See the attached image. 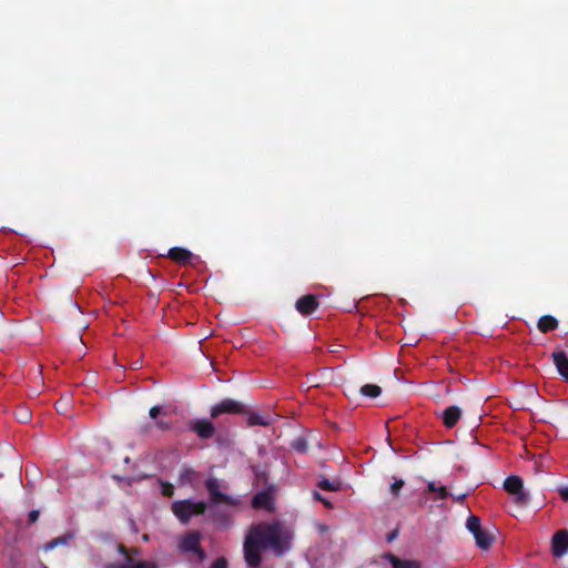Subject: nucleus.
I'll list each match as a JSON object with an SVG mask.
<instances>
[{
    "instance_id": "f257e3e1",
    "label": "nucleus",
    "mask_w": 568,
    "mask_h": 568,
    "mask_svg": "<svg viewBox=\"0 0 568 568\" xmlns=\"http://www.w3.org/2000/svg\"><path fill=\"white\" fill-rule=\"evenodd\" d=\"M292 539V531L278 520L254 524L243 542L244 560L251 568H258L263 550L270 549L274 556L282 557L291 549Z\"/></svg>"
},
{
    "instance_id": "f03ea898",
    "label": "nucleus",
    "mask_w": 568,
    "mask_h": 568,
    "mask_svg": "<svg viewBox=\"0 0 568 568\" xmlns=\"http://www.w3.org/2000/svg\"><path fill=\"white\" fill-rule=\"evenodd\" d=\"M209 505L205 501H193L192 499L176 500L171 505L173 515L183 525L189 524L193 516L204 515Z\"/></svg>"
},
{
    "instance_id": "7ed1b4c3",
    "label": "nucleus",
    "mask_w": 568,
    "mask_h": 568,
    "mask_svg": "<svg viewBox=\"0 0 568 568\" xmlns=\"http://www.w3.org/2000/svg\"><path fill=\"white\" fill-rule=\"evenodd\" d=\"M204 485L209 494L211 506L225 505L231 508H236L241 505V500L237 497L221 491L222 484L216 477H209Z\"/></svg>"
},
{
    "instance_id": "20e7f679",
    "label": "nucleus",
    "mask_w": 568,
    "mask_h": 568,
    "mask_svg": "<svg viewBox=\"0 0 568 568\" xmlns=\"http://www.w3.org/2000/svg\"><path fill=\"white\" fill-rule=\"evenodd\" d=\"M466 528L473 535L479 549L488 550L493 546L496 538L495 534L493 530L481 527L479 517L470 515L467 518Z\"/></svg>"
},
{
    "instance_id": "39448f33",
    "label": "nucleus",
    "mask_w": 568,
    "mask_h": 568,
    "mask_svg": "<svg viewBox=\"0 0 568 568\" xmlns=\"http://www.w3.org/2000/svg\"><path fill=\"white\" fill-rule=\"evenodd\" d=\"M245 413V405L232 398H225L211 408L212 418H217L222 414L242 415Z\"/></svg>"
},
{
    "instance_id": "423d86ee",
    "label": "nucleus",
    "mask_w": 568,
    "mask_h": 568,
    "mask_svg": "<svg viewBox=\"0 0 568 568\" xmlns=\"http://www.w3.org/2000/svg\"><path fill=\"white\" fill-rule=\"evenodd\" d=\"M504 489L515 497L517 504L526 505L528 503V495L524 490V483L519 476H508L504 481Z\"/></svg>"
},
{
    "instance_id": "0eeeda50",
    "label": "nucleus",
    "mask_w": 568,
    "mask_h": 568,
    "mask_svg": "<svg viewBox=\"0 0 568 568\" xmlns=\"http://www.w3.org/2000/svg\"><path fill=\"white\" fill-rule=\"evenodd\" d=\"M201 538H202V536L199 531L187 532L181 540V544H180L181 550L186 551V552H194L200 558H203L205 552L200 545Z\"/></svg>"
},
{
    "instance_id": "6e6552de",
    "label": "nucleus",
    "mask_w": 568,
    "mask_h": 568,
    "mask_svg": "<svg viewBox=\"0 0 568 568\" xmlns=\"http://www.w3.org/2000/svg\"><path fill=\"white\" fill-rule=\"evenodd\" d=\"M318 301L316 296L307 294L298 298L295 303L296 310L303 315H310L314 313L318 307Z\"/></svg>"
},
{
    "instance_id": "1a4fd4ad",
    "label": "nucleus",
    "mask_w": 568,
    "mask_h": 568,
    "mask_svg": "<svg viewBox=\"0 0 568 568\" xmlns=\"http://www.w3.org/2000/svg\"><path fill=\"white\" fill-rule=\"evenodd\" d=\"M191 429L202 439H209L215 434L213 423L207 419H197L191 425Z\"/></svg>"
},
{
    "instance_id": "9d476101",
    "label": "nucleus",
    "mask_w": 568,
    "mask_h": 568,
    "mask_svg": "<svg viewBox=\"0 0 568 568\" xmlns=\"http://www.w3.org/2000/svg\"><path fill=\"white\" fill-rule=\"evenodd\" d=\"M568 550V531L559 530L552 538V554L555 557L564 556Z\"/></svg>"
},
{
    "instance_id": "9b49d317",
    "label": "nucleus",
    "mask_w": 568,
    "mask_h": 568,
    "mask_svg": "<svg viewBox=\"0 0 568 568\" xmlns=\"http://www.w3.org/2000/svg\"><path fill=\"white\" fill-rule=\"evenodd\" d=\"M168 257L180 265L192 263L193 253L184 247L175 246L169 250Z\"/></svg>"
},
{
    "instance_id": "f8f14e48",
    "label": "nucleus",
    "mask_w": 568,
    "mask_h": 568,
    "mask_svg": "<svg viewBox=\"0 0 568 568\" xmlns=\"http://www.w3.org/2000/svg\"><path fill=\"white\" fill-rule=\"evenodd\" d=\"M554 364L559 375L568 382V356L564 351H557L551 354Z\"/></svg>"
},
{
    "instance_id": "ddd939ff",
    "label": "nucleus",
    "mask_w": 568,
    "mask_h": 568,
    "mask_svg": "<svg viewBox=\"0 0 568 568\" xmlns=\"http://www.w3.org/2000/svg\"><path fill=\"white\" fill-rule=\"evenodd\" d=\"M442 416L444 425L447 428H453L460 419L462 410L458 406H448L447 408H445Z\"/></svg>"
},
{
    "instance_id": "4468645a",
    "label": "nucleus",
    "mask_w": 568,
    "mask_h": 568,
    "mask_svg": "<svg viewBox=\"0 0 568 568\" xmlns=\"http://www.w3.org/2000/svg\"><path fill=\"white\" fill-rule=\"evenodd\" d=\"M385 559L392 565L393 568H422L419 561L400 559L393 554H386Z\"/></svg>"
},
{
    "instance_id": "2eb2a0df",
    "label": "nucleus",
    "mask_w": 568,
    "mask_h": 568,
    "mask_svg": "<svg viewBox=\"0 0 568 568\" xmlns=\"http://www.w3.org/2000/svg\"><path fill=\"white\" fill-rule=\"evenodd\" d=\"M197 473L189 467L183 466L179 474V485L181 486H193L197 480Z\"/></svg>"
},
{
    "instance_id": "dca6fc26",
    "label": "nucleus",
    "mask_w": 568,
    "mask_h": 568,
    "mask_svg": "<svg viewBox=\"0 0 568 568\" xmlns=\"http://www.w3.org/2000/svg\"><path fill=\"white\" fill-rule=\"evenodd\" d=\"M252 506L255 509H270L272 506V496L268 491L257 493L252 499Z\"/></svg>"
},
{
    "instance_id": "f3484780",
    "label": "nucleus",
    "mask_w": 568,
    "mask_h": 568,
    "mask_svg": "<svg viewBox=\"0 0 568 568\" xmlns=\"http://www.w3.org/2000/svg\"><path fill=\"white\" fill-rule=\"evenodd\" d=\"M558 320L551 315H542L537 323V327L541 333H548L558 327Z\"/></svg>"
},
{
    "instance_id": "a211bd4d",
    "label": "nucleus",
    "mask_w": 568,
    "mask_h": 568,
    "mask_svg": "<svg viewBox=\"0 0 568 568\" xmlns=\"http://www.w3.org/2000/svg\"><path fill=\"white\" fill-rule=\"evenodd\" d=\"M212 520L223 527H227L231 523L230 516L223 510L215 509L212 507Z\"/></svg>"
},
{
    "instance_id": "6ab92c4d",
    "label": "nucleus",
    "mask_w": 568,
    "mask_h": 568,
    "mask_svg": "<svg viewBox=\"0 0 568 568\" xmlns=\"http://www.w3.org/2000/svg\"><path fill=\"white\" fill-rule=\"evenodd\" d=\"M271 424V419L266 416H263L258 413H251L247 417V425L248 426H268Z\"/></svg>"
},
{
    "instance_id": "aec40b11",
    "label": "nucleus",
    "mask_w": 568,
    "mask_h": 568,
    "mask_svg": "<svg viewBox=\"0 0 568 568\" xmlns=\"http://www.w3.org/2000/svg\"><path fill=\"white\" fill-rule=\"evenodd\" d=\"M381 393L382 388L376 384H365L361 387V394L369 398H376Z\"/></svg>"
},
{
    "instance_id": "412c9836",
    "label": "nucleus",
    "mask_w": 568,
    "mask_h": 568,
    "mask_svg": "<svg viewBox=\"0 0 568 568\" xmlns=\"http://www.w3.org/2000/svg\"><path fill=\"white\" fill-rule=\"evenodd\" d=\"M427 490L430 493L437 494V499H446L449 496V493L445 486H437L434 481H429L427 485Z\"/></svg>"
},
{
    "instance_id": "4be33fe9",
    "label": "nucleus",
    "mask_w": 568,
    "mask_h": 568,
    "mask_svg": "<svg viewBox=\"0 0 568 568\" xmlns=\"http://www.w3.org/2000/svg\"><path fill=\"white\" fill-rule=\"evenodd\" d=\"M71 538L69 535L59 536L53 538L51 541L47 542L43 547L45 551L52 550L58 546L65 545L68 540Z\"/></svg>"
},
{
    "instance_id": "5701e85b",
    "label": "nucleus",
    "mask_w": 568,
    "mask_h": 568,
    "mask_svg": "<svg viewBox=\"0 0 568 568\" xmlns=\"http://www.w3.org/2000/svg\"><path fill=\"white\" fill-rule=\"evenodd\" d=\"M317 485L321 489L326 491H337L339 489L338 483H332L326 478H322Z\"/></svg>"
},
{
    "instance_id": "b1692460",
    "label": "nucleus",
    "mask_w": 568,
    "mask_h": 568,
    "mask_svg": "<svg viewBox=\"0 0 568 568\" xmlns=\"http://www.w3.org/2000/svg\"><path fill=\"white\" fill-rule=\"evenodd\" d=\"M292 448L298 453H305L307 450V442L304 438H296L291 444Z\"/></svg>"
},
{
    "instance_id": "393cba45",
    "label": "nucleus",
    "mask_w": 568,
    "mask_h": 568,
    "mask_svg": "<svg viewBox=\"0 0 568 568\" xmlns=\"http://www.w3.org/2000/svg\"><path fill=\"white\" fill-rule=\"evenodd\" d=\"M161 493L165 497H172L174 495V486L166 481H160Z\"/></svg>"
},
{
    "instance_id": "a878e982",
    "label": "nucleus",
    "mask_w": 568,
    "mask_h": 568,
    "mask_svg": "<svg viewBox=\"0 0 568 568\" xmlns=\"http://www.w3.org/2000/svg\"><path fill=\"white\" fill-rule=\"evenodd\" d=\"M404 480L403 479H395V481L390 485V493L394 496H398L400 493V489L404 487Z\"/></svg>"
},
{
    "instance_id": "bb28decb",
    "label": "nucleus",
    "mask_w": 568,
    "mask_h": 568,
    "mask_svg": "<svg viewBox=\"0 0 568 568\" xmlns=\"http://www.w3.org/2000/svg\"><path fill=\"white\" fill-rule=\"evenodd\" d=\"M210 568H229V564L224 557H219L211 564Z\"/></svg>"
},
{
    "instance_id": "cd10ccee",
    "label": "nucleus",
    "mask_w": 568,
    "mask_h": 568,
    "mask_svg": "<svg viewBox=\"0 0 568 568\" xmlns=\"http://www.w3.org/2000/svg\"><path fill=\"white\" fill-rule=\"evenodd\" d=\"M131 568H156L154 562L150 561H138L135 565H131Z\"/></svg>"
},
{
    "instance_id": "c85d7f7f",
    "label": "nucleus",
    "mask_w": 568,
    "mask_h": 568,
    "mask_svg": "<svg viewBox=\"0 0 568 568\" xmlns=\"http://www.w3.org/2000/svg\"><path fill=\"white\" fill-rule=\"evenodd\" d=\"M40 513L39 510H31L28 515L29 523L33 524L39 519Z\"/></svg>"
},
{
    "instance_id": "c756f323",
    "label": "nucleus",
    "mask_w": 568,
    "mask_h": 568,
    "mask_svg": "<svg viewBox=\"0 0 568 568\" xmlns=\"http://www.w3.org/2000/svg\"><path fill=\"white\" fill-rule=\"evenodd\" d=\"M160 412H161L160 406H153V407H151L149 415L151 418L155 419L159 416Z\"/></svg>"
},
{
    "instance_id": "7c9ffc66",
    "label": "nucleus",
    "mask_w": 568,
    "mask_h": 568,
    "mask_svg": "<svg viewBox=\"0 0 568 568\" xmlns=\"http://www.w3.org/2000/svg\"><path fill=\"white\" fill-rule=\"evenodd\" d=\"M314 498L322 501L326 507H331V504L318 491H314Z\"/></svg>"
},
{
    "instance_id": "2f4dec72",
    "label": "nucleus",
    "mask_w": 568,
    "mask_h": 568,
    "mask_svg": "<svg viewBox=\"0 0 568 568\" xmlns=\"http://www.w3.org/2000/svg\"><path fill=\"white\" fill-rule=\"evenodd\" d=\"M156 426L162 429V430H166V429H170L171 428V424L168 423V422H164V420H158L156 422Z\"/></svg>"
},
{
    "instance_id": "473e14b6",
    "label": "nucleus",
    "mask_w": 568,
    "mask_h": 568,
    "mask_svg": "<svg viewBox=\"0 0 568 568\" xmlns=\"http://www.w3.org/2000/svg\"><path fill=\"white\" fill-rule=\"evenodd\" d=\"M558 493L565 501H568V487H560Z\"/></svg>"
},
{
    "instance_id": "72a5a7b5",
    "label": "nucleus",
    "mask_w": 568,
    "mask_h": 568,
    "mask_svg": "<svg viewBox=\"0 0 568 568\" xmlns=\"http://www.w3.org/2000/svg\"><path fill=\"white\" fill-rule=\"evenodd\" d=\"M467 495H468L467 493H464V494L456 495V496H455V495H453L452 497H453V499H454L456 503L463 504V503H464V500L466 499Z\"/></svg>"
},
{
    "instance_id": "f704fd0d",
    "label": "nucleus",
    "mask_w": 568,
    "mask_h": 568,
    "mask_svg": "<svg viewBox=\"0 0 568 568\" xmlns=\"http://www.w3.org/2000/svg\"><path fill=\"white\" fill-rule=\"evenodd\" d=\"M124 559H125V562L123 564L124 568H131L130 567L131 565H135L136 564L130 555H126L124 557Z\"/></svg>"
},
{
    "instance_id": "c9c22d12",
    "label": "nucleus",
    "mask_w": 568,
    "mask_h": 568,
    "mask_svg": "<svg viewBox=\"0 0 568 568\" xmlns=\"http://www.w3.org/2000/svg\"><path fill=\"white\" fill-rule=\"evenodd\" d=\"M29 419H30V414L28 410L22 412L21 415L19 416V420L22 423H24Z\"/></svg>"
},
{
    "instance_id": "e433bc0d",
    "label": "nucleus",
    "mask_w": 568,
    "mask_h": 568,
    "mask_svg": "<svg viewBox=\"0 0 568 568\" xmlns=\"http://www.w3.org/2000/svg\"><path fill=\"white\" fill-rule=\"evenodd\" d=\"M397 537V530H394L392 531L390 534L387 535V541L388 542H392L395 538Z\"/></svg>"
},
{
    "instance_id": "4c0bfd02",
    "label": "nucleus",
    "mask_w": 568,
    "mask_h": 568,
    "mask_svg": "<svg viewBox=\"0 0 568 568\" xmlns=\"http://www.w3.org/2000/svg\"><path fill=\"white\" fill-rule=\"evenodd\" d=\"M105 568H124V565L118 562H110L105 566Z\"/></svg>"
},
{
    "instance_id": "58836bf2",
    "label": "nucleus",
    "mask_w": 568,
    "mask_h": 568,
    "mask_svg": "<svg viewBox=\"0 0 568 568\" xmlns=\"http://www.w3.org/2000/svg\"><path fill=\"white\" fill-rule=\"evenodd\" d=\"M118 551H119L120 554H122L124 557H125L126 555H129V554H128V550H126V548H125V546H123V545H119V547H118Z\"/></svg>"
}]
</instances>
